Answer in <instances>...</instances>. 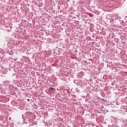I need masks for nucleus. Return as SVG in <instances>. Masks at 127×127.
<instances>
[{"instance_id": "obj_1", "label": "nucleus", "mask_w": 127, "mask_h": 127, "mask_svg": "<svg viewBox=\"0 0 127 127\" xmlns=\"http://www.w3.org/2000/svg\"><path fill=\"white\" fill-rule=\"evenodd\" d=\"M28 102H29V99H27Z\"/></svg>"}]
</instances>
